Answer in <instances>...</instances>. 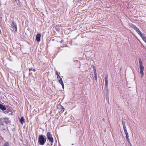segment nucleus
Here are the masks:
<instances>
[{
  "label": "nucleus",
  "mask_w": 146,
  "mask_h": 146,
  "mask_svg": "<svg viewBox=\"0 0 146 146\" xmlns=\"http://www.w3.org/2000/svg\"><path fill=\"white\" fill-rule=\"evenodd\" d=\"M58 72L57 71H56V75H58Z\"/></svg>",
  "instance_id": "27"
},
{
  "label": "nucleus",
  "mask_w": 146,
  "mask_h": 146,
  "mask_svg": "<svg viewBox=\"0 0 146 146\" xmlns=\"http://www.w3.org/2000/svg\"><path fill=\"white\" fill-rule=\"evenodd\" d=\"M57 78L58 80H59L60 79V78H61L58 74V75H57Z\"/></svg>",
  "instance_id": "21"
},
{
  "label": "nucleus",
  "mask_w": 146,
  "mask_h": 146,
  "mask_svg": "<svg viewBox=\"0 0 146 146\" xmlns=\"http://www.w3.org/2000/svg\"><path fill=\"white\" fill-rule=\"evenodd\" d=\"M32 69H31V68H30L29 69V74H30L31 73H30V72L32 70Z\"/></svg>",
  "instance_id": "24"
},
{
  "label": "nucleus",
  "mask_w": 146,
  "mask_h": 146,
  "mask_svg": "<svg viewBox=\"0 0 146 146\" xmlns=\"http://www.w3.org/2000/svg\"><path fill=\"white\" fill-rule=\"evenodd\" d=\"M59 109L60 108V109H63V111H64V108L62 106H61L60 105H59Z\"/></svg>",
  "instance_id": "14"
},
{
  "label": "nucleus",
  "mask_w": 146,
  "mask_h": 146,
  "mask_svg": "<svg viewBox=\"0 0 146 146\" xmlns=\"http://www.w3.org/2000/svg\"><path fill=\"white\" fill-rule=\"evenodd\" d=\"M41 37V35L40 34H37L36 36V40L37 42H40V38Z\"/></svg>",
  "instance_id": "7"
},
{
  "label": "nucleus",
  "mask_w": 146,
  "mask_h": 146,
  "mask_svg": "<svg viewBox=\"0 0 146 146\" xmlns=\"http://www.w3.org/2000/svg\"><path fill=\"white\" fill-rule=\"evenodd\" d=\"M3 146H9V144L8 142H6Z\"/></svg>",
  "instance_id": "18"
},
{
  "label": "nucleus",
  "mask_w": 146,
  "mask_h": 146,
  "mask_svg": "<svg viewBox=\"0 0 146 146\" xmlns=\"http://www.w3.org/2000/svg\"><path fill=\"white\" fill-rule=\"evenodd\" d=\"M129 136L128 134L126 135V137H125L127 141L128 142H129L130 140H129Z\"/></svg>",
  "instance_id": "12"
},
{
  "label": "nucleus",
  "mask_w": 146,
  "mask_h": 146,
  "mask_svg": "<svg viewBox=\"0 0 146 146\" xmlns=\"http://www.w3.org/2000/svg\"><path fill=\"white\" fill-rule=\"evenodd\" d=\"M46 138L45 136L43 135H39L38 140L39 144L41 145H44L46 141Z\"/></svg>",
  "instance_id": "1"
},
{
  "label": "nucleus",
  "mask_w": 146,
  "mask_h": 146,
  "mask_svg": "<svg viewBox=\"0 0 146 146\" xmlns=\"http://www.w3.org/2000/svg\"><path fill=\"white\" fill-rule=\"evenodd\" d=\"M62 86V88L63 89L64 88V84H61Z\"/></svg>",
  "instance_id": "26"
},
{
  "label": "nucleus",
  "mask_w": 146,
  "mask_h": 146,
  "mask_svg": "<svg viewBox=\"0 0 146 146\" xmlns=\"http://www.w3.org/2000/svg\"><path fill=\"white\" fill-rule=\"evenodd\" d=\"M108 75L106 74L105 76V86L107 87V85H108Z\"/></svg>",
  "instance_id": "6"
},
{
  "label": "nucleus",
  "mask_w": 146,
  "mask_h": 146,
  "mask_svg": "<svg viewBox=\"0 0 146 146\" xmlns=\"http://www.w3.org/2000/svg\"><path fill=\"white\" fill-rule=\"evenodd\" d=\"M137 33H138L139 35L142 33L139 30L137 32Z\"/></svg>",
  "instance_id": "19"
},
{
  "label": "nucleus",
  "mask_w": 146,
  "mask_h": 146,
  "mask_svg": "<svg viewBox=\"0 0 146 146\" xmlns=\"http://www.w3.org/2000/svg\"><path fill=\"white\" fill-rule=\"evenodd\" d=\"M108 85H107V87L105 86V88H106V91H107V92H108Z\"/></svg>",
  "instance_id": "22"
},
{
  "label": "nucleus",
  "mask_w": 146,
  "mask_h": 146,
  "mask_svg": "<svg viewBox=\"0 0 146 146\" xmlns=\"http://www.w3.org/2000/svg\"><path fill=\"white\" fill-rule=\"evenodd\" d=\"M71 145H73L74 144H73L72 143L71 144Z\"/></svg>",
  "instance_id": "29"
},
{
  "label": "nucleus",
  "mask_w": 146,
  "mask_h": 146,
  "mask_svg": "<svg viewBox=\"0 0 146 146\" xmlns=\"http://www.w3.org/2000/svg\"><path fill=\"white\" fill-rule=\"evenodd\" d=\"M139 64L140 73L141 74V77L142 78L144 75L143 71L144 70V67L143 65V63L141 59L139 60Z\"/></svg>",
  "instance_id": "2"
},
{
  "label": "nucleus",
  "mask_w": 146,
  "mask_h": 146,
  "mask_svg": "<svg viewBox=\"0 0 146 146\" xmlns=\"http://www.w3.org/2000/svg\"><path fill=\"white\" fill-rule=\"evenodd\" d=\"M140 36L141 38L142 39L143 37H144L145 36L144 35L142 34V33L140 35Z\"/></svg>",
  "instance_id": "17"
},
{
  "label": "nucleus",
  "mask_w": 146,
  "mask_h": 146,
  "mask_svg": "<svg viewBox=\"0 0 146 146\" xmlns=\"http://www.w3.org/2000/svg\"><path fill=\"white\" fill-rule=\"evenodd\" d=\"M8 121L7 118H0V124L3 125L4 123H5L7 124L8 123Z\"/></svg>",
  "instance_id": "4"
},
{
  "label": "nucleus",
  "mask_w": 146,
  "mask_h": 146,
  "mask_svg": "<svg viewBox=\"0 0 146 146\" xmlns=\"http://www.w3.org/2000/svg\"><path fill=\"white\" fill-rule=\"evenodd\" d=\"M129 26L131 27L132 28H133L134 29L136 28V27L135 26V25H133L132 24H130L129 25Z\"/></svg>",
  "instance_id": "11"
},
{
  "label": "nucleus",
  "mask_w": 146,
  "mask_h": 146,
  "mask_svg": "<svg viewBox=\"0 0 146 146\" xmlns=\"http://www.w3.org/2000/svg\"><path fill=\"white\" fill-rule=\"evenodd\" d=\"M46 137L48 139L51 143V145H52L54 142V139L52 137V135L50 132H48L46 134Z\"/></svg>",
  "instance_id": "3"
},
{
  "label": "nucleus",
  "mask_w": 146,
  "mask_h": 146,
  "mask_svg": "<svg viewBox=\"0 0 146 146\" xmlns=\"http://www.w3.org/2000/svg\"><path fill=\"white\" fill-rule=\"evenodd\" d=\"M122 125H123V127L124 132H125L127 131V130L126 127L125 125V121H122Z\"/></svg>",
  "instance_id": "8"
},
{
  "label": "nucleus",
  "mask_w": 146,
  "mask_h": 146,
  "mask_svg": "<svg viewBox=\"0 0 146 146\" xmlns=\"http://www.w3.org/2000/svg\"><path fill=\"white\" fill-rule=\"evenodd\" d=\"M20 121L22 124H23V123H25V119L23 116L21 117V119H20Z\"/></svg>",
  "instance_id": "10"
},
{
  "label": "nucleus",
  "mask_w": 146,
  "mask_h": 146,
  "mask_svg": "<svg viewBox=\"0 0 146 146\" xmlns=\"http://www.w3.org/2000/svg\"><path fill=\"white\" fill-rule=\"evenodd\" d=\"M33 72H35V69H33Z\"/></svg>",
  "instance_id": "28"
},
{
  "label": "nucleus",
  "mask_w": 146,
  "mask_h": 146,
  "mask_svg": "<svg viewBox=\"0 0 146 146\" xmlns=\"http://www.w3.org/2000/svg\"><path fill=\"white\" fill-rule=\"evenodd\" d=\"M124 133H125V135H127L128 134V132H127V131L124 132Z\"/></svg>",
  "instance_id": "23"
},
{
  "label": "nucleus",
  "mask_w": 146,
  "mask_h": 146,
  "mask_svg": "<svg viewBox=\"0 0 146 146\" xmlns=\"http://www.w3.org/2000/svg\"><path fill=\"white\" fill-rule=\"evenodd\" d=\"M94 78L96 80H97V76L96 73L95 74Z\"/></svg>",
  "instance_id": "20"
},
{
  "label": "nucleus",
  "mask_w": 146,
  "mask_h": 146,
  "mask_svg": "<svg viewBox=\"0 0 146 146\" xmlns=\"http://www.w3.org/2000/svg\"><path fill=\"white\" fill-rule=\"evenodd\" d=\"M0 109L2 111L6 110L5 107L2 104H0Z\"/></svg>",
  "instance_id": "9"
},
{
  "label": "nucleus",
  "mask_w": 146,
  "mask_h": 146,
  "mask_svg": "<svg viewBox=\"0 0 146 146\" xmlns=\"http://www.w3.org/2000/svg\"><path fill=\"white\" fill-rule=\"evenodd\" d=\"M142 39L145 42H146V37L145 36L144 37H143Z\"/></svg>",
  "instance_id": "15"
},
{
  "label": "nucleus",
  "mask_w": 146,
  "mask_h": 146,
  "mask_svg": "<svg viewBox=\"0 0 146 146\" xmlns=\"http://www.w3.org/2000/svg\"><path fill=\"white\" fill-rule=\"evenodd\" d=\"M134 30L137 33L139 30V29L137 27H136Z\"/></svg>",
  "instance_id": "16"
},
{
  "label": "nucleus",
  "mask_w": 146,
  "mask_h": 146,
  "mask_svg": "<svg viewBox=\"0 0 146 146\" xmlns=\"http://www.w3.org/2000/svg\"><path fill=\"white\" fill-rule=\"evenodd\" d=\"M128 142L129 144V145H130V146H132L131 144L130 141H129V142Z\"/></svg>",
  "instance_id": "25"
},
{
  "label": "nucleus",
  "mask_w": 146,
  "mask_h": 146,
  "mask_svg": "<svg viewBox=\"0 0 146 146\" xmlns=\"http://www.w3.org/2000/svg\"><path fill=\"white\" fill-rule=\"evenodd\" d=\"M58 81L61 84H63V82L61 78H60L59 80H58Z\"/></svg>",
  "instance_id": "13"
},
{
  "label": "nucleus",
  "mask_w": 146,
  "mask_h": 146,
  "mask_svg": "<svg viewBox=\"0 0 146 146\" xmlns=\"http://www.w3.org/2000/svg\"><path fill=\"white\" fill-rule=\"evenodd\" d=\"M11 25L12 28H13V30L15 31H17V28L16 23L13 21L12 22Z\"/></svg>",
  "instance_id": "5"
}]
</instances>
